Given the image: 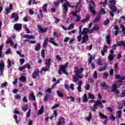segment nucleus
Instances as JSON below:
<instances>
[{"mask_svg": "<svg viewBox=\"0 0 125 125\" xmlns=\"http://www.w3.org/2000/svg\"><path fill=\"white\" fill-rule=\"evenodd\" d=\"M83 71H84V69L83 68L78 69L77 67H75L74 70L75 75L72 76V79L74 83H77V82L79 81V79H83V75L81 74L83 72Z\"/></svg>", "mask_w": 125, "mask_h": 125, "instance_id": "nucleus-1", "label": "nucleus"}, {"mask_svg": "<svg viewBox=\"0 0 125 125\" xmlns=\"http://www.w3.org/2000/svg\"><path fill=\"white\" fill-rule=\"evenodd\" d=\"M115 79H116V80H118L116 82V84L119 87V86H122V85H123V83H124L123 81L125 80V76L122 77L120 75H116Z\"/></svg>", "mask_w": 125, "mask_h": 125, "instance_id": "nucleus-2", "label": "nucleus"}, {"mask_svg": "<svg viewBox=\"0 0 125 125\" xmlns=\"http://www.w3.org/2000/svg\"><path fill=\"white\" fill-rule=\"evenodd\" d=\"M95 7V4L92 0H90L89 2L88 9L91 11L92 14L95 15L96 14V11L94 10Z\"/></svg>", "mask_w": 125, "mask_h": 125, "instance_id": "nucleus-3", "label": "nucleus"}, {"mask_svg": "<svg viewBox=\"0 0 125 125\" xmlns=\"http://www.w3.org/2000/svg\"><path fill=\"white\" fill-rule=\"evenodd\" d=\"M68 67V62L64 64L63 65H61L60 66V70L58 71V74L59 75H62V72L63 73V74H65V75H68V73L67 72H66V69Z\"/></svg>", "mask_w": 125, "mask_h": 125, "instance_id": "nucleus-4", "label": "nucleus"}, {"mask_svg": "<svg viewBox=\"0 0 125 125\" xmlns=\"http://www.w3.org/2000/svg\"><path fill=\"white\" fill-rule=\"evenodd\" d=\"M82 6L83 2L82 1V0H79L75 6V10L77 13H80V12H81V9H82Z\"/></svg>", "mask_w": 125, "mask_h": 125, "instance_id": "nucleus-5", "label": "nucleus"}, {"mask_svg": "<svg viewBox=\"0 0 125 125\" xmlns=\"http://www.w3.org/2000/svg\"><path fill=\"white\" fill-rule=\"evenodd\" d=\"M109 8L111 11L109 12V14L111 17H114L115 14L113 12H116L117 10V7L115 6V5L110 4Z\"/></svg>", "mask_w": 125, "mask_h": 125, "instance_id": "nucleus-6", "label": "nucleus"}, {"mask_svg": "<svg viewBox=\"0 0 125 125\" xmlns=\"http://www.w3.org/2000/svg\"><path fill=\"white\" fill-rule=\"evenodd\" d=\"M100 86L101 87H103L104 89H105L107 91V92H110V87L108 85H107V83H106L105 82H104L103 83H100Z\"/></svg>", "mask_w": 125, "mask_h": 125, "instance_id": "nucleus-7", "label": "nucleus"}, {"mask_svg": "<svg viewBox=\"0 0 125 125\" xmlns=\"http://www.w3.org/2000/svg\"><path fill=\"white\" fill-rule=\"evenodd\" d=\"M14 29L18 32H20L22 30V24L21 23H16L14 25Z\"/></svg>", "mask_w": 125, "mask_h": 125, "instance_id": "nucleus-8", "label": "nucleus"}, {"mask_svg": "<svg viewBox=\"0 0 125 125\" xmlns=\"http://www.w3.org/2000/svg\"><path fill=\"white\" fill-rule=\"evenodd\" d=\"M62 6L63 7V10H64L65 13H67L68 12V6L70 7L71 6V5H70V3L68 1H66V2L62 5Z\"/></svg>", "mask_w": 125, "mask_h": 125, "instance_id": "nucleus-9", "label": "nucleus"}, {"mask_svg": "<svg viewBox=\"0 0 125 125\" xmlns=\"http://www.w3.org/2000/svg\"><path fill=\"white\" fill-rule=\"evenodd\" d=\"M40 75V70L35 69L32 73V77L33 79H36L38 76Z\"/></svg>", "mask_w": 125, "mask_h": 125, "instance_id": "nucleus-10", "label": "nucleus"}, {"mask_svg": "<svg viewBox=\"0 0 125 125\" xmlns=\"http://www.w3.org/2000/svg\"><path fill=\"white\" fill-rule=\"evenodd\" d=\"M4 62H2L0 63V75L1 76L3 73V71H4Z\"/></svg>", "mask_w": 125, "mask_h": 125, "instance_id": "nucleus-11", "label": "nucleus"}, {"mask_svg": "<svg viewBox=\"0 0 125 125\" xmlns=\"http://www.w3.org/2000/svg\"><path fill=\"white\" fill-rule=\"evenodd\" d=\"M100 28L98 25H95L91 29H90V34H93L94 31H99Z\"/></svg>", "mask_w": 125, "mask_h": 125, "instance_id": "nucleus-12", "label": "nucleus"}, {"mask_svg": "<svg viewBox=\"0 0 125 125\" xmlns=\"http://www.w3.org/2000/svg\"><path fill=\"white\" fill-rule=\"evenodd\" d=\"M38 28L39 30L38 32L42 33V34H43V33H45V32H47V28L45 27L43 29L42 27V26H41V25H38Z\"/></svg>", "mask_w": 125, "mask_h": 125, "instance_id": "nucleus-13", "label": "nucleus"}, {"mask_svg": "<svg viewBox=\"0 0 125 125\" xmlns=\"http://www.w3.org/2000/svg\"><path fill=\"white\" fill-rule=\"evenodd\" d=\"M12 18H14L15 21L17 22L18 20H19V16H18V13H13L12 14Z\"/></svg>", "mask_w": 125, "mask_h": 125, "instance_id": "nucleus-14", "label": "nucleus"}, {"mask_svg": "<svg viewBox=\"0 0 125 125\" xmlns=\"http://www.w3.org/2000/svg\"><path fill=\"white\" fill-rule=\"evenodd\" d=\"M88 33H90V30H89V28H84L81 33V35H86Z\"/></svg>", "mask_w": 125, "mask_h": 125, "instance_id": "nucleus-15", "label": "nucleus"}, {"mask_svg": "<svg viewBox=\"0 0 125 125\" xmlns=\"http://www.w3.org/2000/svg\"><path fill=\"white\" fill-rule=\"evenodd\" d=\"M71 14L72 15V16H73V17H76V22H80L81 20V17L78 16V15L77 14V13L71 12Z\"/></svg>", "mask_w": 125, "mask_h": 125, "instance_id": "nucleus-16", "label": "nucleus"}, {"mask_svg": "<svg viewBox=\"0 0 125 125\" xmlns=\"http://www.w3.org/2000/svg\"><path fill=\"white\" fill-rule=\"evenodd\" d=\"M7 63V67L8 69H9V68H11V67H12V65H14V61H10V60H8Z\"/></svg>", "mask_w": 125, "mask_h": 125, "instance_id": "nucleus-17", "label": "nucleus"}, {"mask_svg": "<svg viewBox=\"0 0 125 125\" xmlns=\"http://www.w3.org/2000/svg\"><path fill=\"white\" fill-rule=\"evenodd\" d=\"M88 41V36L87 35H83V41L81 42V43H84Z\"/></svg>", "mask_w": 125, "mask_h": 125, "instance_id": "nucleus-18", "label": "nucleus"}, {"mask_svg": "<svg viewBox=\"0 0 125 125\" xmlns=\"http://www.w3.org/2000/svg\"><path fill=\"white\" fill-rule=\"evenodd\" d=\"M38 19H41V18H43V14H42V10H39V14L37 16Z\"/></svg>", "mask_w": 125, "mask_h": 125, "instance_id": "nucleus-19", "label": "nucleus"}, {"mask_svg": "<svg viewBox=\"0 0 125 125\" xmlns=\"http://www.w3.org/2000/svg\"><path fill=\"white\" fill-rule=\"evenodd\" d=\"M49 42L51 43H52L54 45H55L56 46H59V45L57 44L56 42H55V41H54V39L52 38H50L49 39Z\"/></svg>", "mask_w": 125, "mask_h": 125, "instance_id": "nucleus-20", "label": "nucleus"}, {"mask_svg": "<svg viewBox=\"0 0 125 125\" xmlns=\"http://www.w3.org/2000/svg\"><path fill=\"white\" fill-rule=\"evenodd\" d=\"M116 44L117 46H123L125 48V41H121L118 42Z\"/></svg>", "mask_w": 125, "mask_h": 125, "instance_id": "nucleus-21", "label": "nucleus"}, {"mask_svg": "<svg viewBox=\"0 0 125 125\" xmlns=\"http://www.w3.org/2000/svg\"><path fill=\"white\" fill-rule=\"evenodd\" d=\"M45 64L46 65V66H48L49 67H50V65H51V59H46L45 62Z\"/></svg>", "mask_w": 125, "mask_h": 125, "instance_id": "nucleus-22", "label": "nucleus"}, {"mask_svg": "<svg viewBox=\"0 0 125 125\" xmlns=\"http://www.w3.org/2000/svg\"><path fill=\"white\" fill-rule=\"evenodd\" d=\"M65 123V119L63 117H61L60 119V121L58 122V125H61L62 124H64Z\"/></svg>", "mask_w": 125, "mask_h": 125, "instance_id": "nucleus-23", "label": "nucleus"}, {"mask_svg": "<svg viewBox=\"0 0 125 125\" xmlns=\"http://www.w3.org/2000/svg\"><path fill=\"white\" fill-rule=\"evenodd\" d=\"M99 116L101 119H105V120H109L108 117L105 116L104 114L101 113V112L99 113Z\"/></svg>", "mask_w": 125, "mask_h": 125, "instance_id": "nucleus-24", "label": "nucleus"}, {"mask_svg": "<svg viewBox=\"0 0 125 125\" xmlns=\"http://www.w3.org/2000/svg\"><path fill=\"white\" fill-rule=\"evenodd\" d=\"M90 17H89V15H87L85 17V18L84 19H83L81 20V22H87L88 21H89V19Z\"/></svg>", "mask_w": 125, "mask_h": 125, "instance_id": "nucleus-25", "label": "nucleus"}, {"mask_svg": "<svg viewBox=\"0 0 125 125\" xmlns=\"http://www.w3.org/2000/svg\"><path fill=\"white\" fill-rule=\"evenodd\" d=\"M6 43L7 44L8 43H10L11 45H13L14 44V43L13 42V41H11V38H8L7 39Z\"/></svg>", "mask_w": 125, "mask_h": 125, "instance_id": "nucleus-26", "label": "nucleus"}, {"mask_svg": "<svg viewBox=\"0 0 125 125\" xmlns=\"http://www.w3.org/2000/svg\"><path fill=\"white\" fill-rule=\"evenodd\" d=\"M107 64H104V67H101L98 69V71L100 72H103V71H105L106 70V67H107Z\"/></svg>", "mask_w": 125, "mask_h": 125, "instance_id": "nucleus-27", "label": "nucleus"}, {"mask_svg": "<svg viewBox=\"0 0 125 125\" xmlns=\"http://www.w3.org/2000/svg\"><path fill=\"white\" fill-rule=\"evenodd\" d=\"M42 8L43 9V11L44 12H47V4L45 3L44 4L42 7Z\"/></svg>", "mask_w": 125, "mask_h": 125, "instance_id": "nucleus-28", "label": "nucleus"}, {"mask_svg": "<svg viewBox=\"0 0 125 125\" xmlns=\"http://www.w3.org/2000/svg\"><path fill=\"white\" fill-rule=\"evenodd\" d=\"M98 14H101L102 15H104V14H106V12L104 8H102L100 9V11L98 13Z\"/></svg>", "mask_w": 125, "mask_h": 125, "instance_id": "nucleus-29", "label": "nucleus"}, {"mask_svg": "<svg viewBox=\"0 0 125 125\" xmlns=\"http://www.w3.org/2000/svg\"><path fill=\"white\" fill-rule=\"evenodd\" d=\"M44 109L43 106H41L40 109L38 110V115H42L43 113Z\"/></svg>", "mask_w": 125, "mask_h": 125, "instance_id": "nucleus-30", "label": "nucleus"}, {"mask_svg": "<svg viewBox=\"0 0 125 125\" xmlns=\"http://www.w3.org/2000/svg\"><path fill=\"white\" fill-rule=\"evenodd\" d=\"M106 39V42L107 44H111V40H110V37L109 36H107L105 38Z\"/></svg>", "mask_w": 125, "mask_h": 125, "instance_id": "nucleus-31", "label": "nucleus"}, {"mask_svg": "<svg viewBox=\"0 0 125 125\" xmlns=\"http://www.w3.org/2000/svg\"><path fill=\"white\" fill-rule=\"evenodd\" d=\"M47 40H48V38H45L43 43V47L45 48L47 45Z\"/></svg>", "mask_w": 125, "mask_h": 125, "instance_id": "nucleus-32", "label": "nucleus"}, {"mask_svg": "<svg viewBox=\"0 0 125 125\" xmlns=\"http://www.w3.org/2000/svg\"><path fill=\"white\" fill-rule=\"evenodd\" d=\"M50 68V66H48V65H47L42 68V71H43L44 72H47V71H48Z\"/></svg>", "mask_w": 125, "mask_h": 125, "instance_id": "nucleus-33", "label": "nucleus"}, {"mask_svg": "<svg viewBox=\"0 0 125 125\" xmlns=\"http://www.w3.org/2000/svg\"><path fill=\"white\" fill-rule=\"evenodd\" d=\"M28 109V104H25L23 105L21 110L22 111H23V112H26V111H27Z\"/></svg>", "mask_w": 125, "mask_h": 125, "instance_id": "nucleus-34", "label": "nucleus"}, {"mask_svg": "<svg viewBox=\"0 0 125 125\" xmlns=\"http://www.w3.org/2000/svg\"><path fill=\"white\" fill-rule=\"evenodd\" d=\"M118 87H119L117 86V84H113L112 89L111 91H115V90H117V88H118Z\"/></svg>", "mask_w": 125, "mask_h": 125, "instance_id": "nucleus-35", "label": "nucleus"}, {"mask_svg": "<svg viewBox=\"0 0 125 125\" xmlns=\"http://www.w3.org/2000/svg\"><path fill=\"white\" fill-rule=\"evenodd\" d=\"M100 18H101V17L100 16H98L97 17H96L94 20V23H96V22H98L99 20H100Z\"/></svg>", "mask_w": 125, "mask_h": 125, "instance_id": "nucleus-36", "label": "nucleus"}, {"mask_svg": "<svg viewBox=\"0 0 125 125\" xmlns=\"http://www.w3.org/2000/svg\"><path fill=\"white\" fill-rule=\"evenodd\" d=\"M23 37L25 38V39H34V36L27 34L24 35Z\"/></svg>", "mask_w": 125, "mask_h": 125, "instance_id": "nucleus-37", "label": "nucleus"}, {"mask_svg": "<svg viewBox=\"0 0 125 125\" xmlns=\"http://www.w3.org/2000/svg\"><path fill=\"white\" fill-rule=\"evenodd\" d=\"M107 58L109 61H113L114 60V56L113 55H109Z\"/></svg>", "mask_w": 125, "mask_h": 125, "instance_id": "nucleus-38", "label": "nucleus"}, {"mask_svg": "<svg viewBox=\"0 0 125 125\" xmlns=\"http://www.w3.org/2000/svg\"><path fill=\"white\" fill-rule=\"evenodd\" d=\"M54 4L56 6H59V5L60 4V0H57L55 1H54Z\"/></svg>", "mask_w": 125, "mask_h": 125, "instance_id": "nucleus-39", "label": "nucleus"}, {"mask_svg": "<svg viewBox=\"0 0 125 125\" xmlns=\"http://www.w3.org/2000/svg\"><path fill=\"white\" fill-rule=\"evenodd\" d=\"M20 81L22 82L23 83L26 82V77L24 76H21L20 78Z\"/></svg>", "mask_w": 125, "mask_h": 125, "instance_id": "nucleus-40", "label": "nucleus"}, {"mask_svg": "<svg viewBox=\"0 0 125 125\" xmlns=\"http://www.w3.org/2000/svg\"><path fill=\"white\" fill-rule=\"evenodd\" d=\"M57 93L58 95L59 96V97H64V95H63L62 93L60 92V91H57Z\"/></svg>", "mask_w": 125, "mask_h": 125, "instance_id": "nucleus-41", "label": "nucleus"}, {"mask_svg": "<svg viewBox=\"0 0 125 125\" xmlns=\"http://www.w3.org/2000/svg\"><path fill=\"white\" fill-rule=\"evenodd\" d=\"M44 51H45L44 49H42V50L41 56H42V58H44L45 57V56H44V54H45Z\"/></svg>", "mask_w": 125, "mask_h": 125, "instance_id": "nucleus-42", "label": "nucleus"}, {"mask_svg": "<svg viewBox=\"0 0 125 125\" xmlns=\"http://www.w3.org/2000/svg\"><path fill=\"white\" fill-rule=\"evenodd\" d=\"M100 104H101V101H95L94 104L96 106H99Z\"/></svg>", "mask_w": 125, "mask_h": 125, "instance_id": "nucleus-43", "label": "nucleus"}, {"mask_svg": "<svg viewBox=\"0 0 125 125\" xmlns=\"http://www.w3.org/2000/svg\"><path fill=\"white\" fill-rule=\"evenodd\" d=\"M92 117L91 116V114L89 113L88 116L86 117V120L87 122H90V120H91Z\"/></svg>", "mask_w": 125, "mask_h": 125, "instance_id": "nucleus-44", "label": "nucleus"}, {"mask_svg": "<svg viewBox=\"0 0 125 125\" xmlns=\"http://www.w3.org/2000/svg\"><path fill=\"white\" fill-rule=\"evenodd\" d=\"M87 95H86V94H84L83 95V101L84 102H87Z\"/></svg>", "mask_w": 125, "mask_h": 125, "instance_id": "nucleus-45", "label": "nucleus"}, {"mask_svg": "<svg viewBox=\"0 0 125 125\" xmlns=\"http://www.w3.org/2000/svg\"><path fill=\"white\" fill-rule=\"evenodd\" d=\"M117 113L118 115L119 119H121L122 118V110L117 111Z\"/></svg>", "mask_w": 125, "mask_h": 125, "instance_id": "nucleus-46", "label": "nucleus"}, {"mask_svg": "<svg viewBox=\"0 0 125 125\" xmlns=\"http://www.w3.org/2000/svg\"><path fill=\"white\" fill-rule=\"evenodd\" d=\"M41 48V43H38L35 47V50L38 51Z\"/></svg>", "mask_w": 125, "mask_h": 125, "instance_id": "nucleus-47", "label": "nucleus"}, {"mask_svg": "<svg viewBox=\"0 0 125 125\" xmlns=\"http://www.w3.org/2000/svg\"><path fill=\"white\" fill-rule=\"evenodd\" d=\"M30 97L32 98V100H33L34 101L36 100V96H35V94H34V93H31L30 94Z\"/></svg>", "mask_w": 125, "mask_h": 125, "instance_id": "nucleus-48", "label": "nucleus"}, {"mask_svg": "<svg viewBox=\"0 0 125 125\" xmlns=\"http://www.w3.org/2000/svg\"><path fill=\"white\" fill-rule=\"evenodd\" d=\"M97 63L99 66L102 65V60L101 59H99Z\"/></svg>", "mask_w": 125, "mask_h": 125, "instance_id": "nucleus-49", "label": "nucleus"}, {"mask_svg": "<svg viewBox=\"0 0 125 125\" xmlns=\"http://www.w3.org/2000/svg\"><path fill=\"white\" fill-rule=\"evenodd\" d=\"M109 23H110V20H109V19H106V21H105L104 22V26H106V25H108V24H109Z\"/></svg>", "mask_w": 125, "mask_h": 125, "instance_id": "nucleus-50", "label": "nucleus"}, {"mask_svg": "<svg viewBox=\"0 0 125 125\" xmlns=\"http://www.w3.org/2000/svg\"><path fill=\"white\" fill-rule=\"evenodd\" d=\"M96 109H97V106L96 104H93V107H92V111L93 112H95Z\"/></svg>", "mask_w": 125, "mask_h": 125, "instance_id": "nucleus-51", "label": "nucleus"}, {"mask_svg": "<svg viewBox=\"0 0 125 125\" xmlns=\"http://www.w3.org/2000/svg\"><path fill=\"white\" fill-rule=\"evenodd\" d=\"M82 34L79 33V36H77V39L78 40L79 42L82 41Z\"/></svg>", "mask_w": 125, "mask_h": 125, "instance_id": "nucleus-52", "label": "nucleus"}, {"mask_svg": "<svg viewBox=\"0 0 125 125\" xmlns=\"http://www.w3.org/2000/svg\"><path fill=\"white\" fill-rule=\"evenodd\" d=\"M58 107H59V104H55L54 105L51 107V109L53 110V109H55L56 108H58Z\"/></svg>", "mask_w": 125, "mask_h": 125, "instance_id": "nucleus-53", "label": "nucleus"}, {"mask_svg": "<svg viewBox=\"0 0 125 125\" xmlns=\"http://www.w3.org/2000/svg\"><path fill=\"white\" fill-rule=\"evenodd\" d=\"M25 69H26V66H25V65H23L22 66L20 67L19 70L21 72L23 70H25Z\"/></svg>", "mask_w": 125, "mask_h": 125, "instance_id": "nucleus-54", "label": "nucleus"}, {"mask_svg": "<svg viewBox=\"0 0 125 125\" xmlns=\"http://www.w3.org/2000/svg\"><path fill=\"white\" fill-rule=\"evenodd\" d=\"M5 10L7 14H9L11 12V10L8 8H5Z\"/></svg>", "mask_w": 125, "mask_h": 125, "instance_id": "nucleus-55", "label": "nucleus"}, {"mask_svg": "<svg viewBox=\"0 0 125 125\" xmlns=\"http://www.w3.org/2000/svg\"><path fill=\"white\" fill-rule=\"evenodd\" d=\"M88 95L90 99H94V96H93V95H92V94L89 93L88 94Z\"/></svg>", "mask_w": 125, "mask_h": 125, "instance_id": "nucleus-56", "label": "nucleus"}, {"mask_svg": "<svg viewBox=\"0 0 125 125\" xmlns=\"http://www.w3.org/2000/svg\"><path fill=\"white\" fill-rule=\"evenodd\" d=\"M30 116H31V109H29L26 113V117L27 118H29Z\"/></svg>", "mask_w": 125, "mask_h": 125, "instance_id": "nucleus-57", "label": "nucleus"}, {"mask_svg": "<svg viewBox=\"0 0 125 125\" xmlns=\"http://www.w3.org/2000/svg\"><path fill=\"white\" fill-rule=\"evenodd\" d=\"M16 53L18 54L21 57H24V55L21 54V52L19 51H17Z\"/></svg>", "mask_w": 125, "mask_h": 125, "instance_id": "nucleus-58", "label": "nucleus"}, {"mask_svg": "<svg viewBox=\"0 0 125 125\" xmlns=\"http://www.w3.org/2000/svg\"><path fill=\"white\" fill-rule=\"evenodd\" d=\"M54 36L57 38H58V37H59V36H60V34H59V33L55 32H54Z\"/></svg>", "mask_w": 125, "mask_h": 125, "instance_id": "nucleus-59", "label": "nucleus"}, {"mask_svg": "<svg viewBox=\"0 0 125 125\" xmlns=\"http://www.w3.org/2000/svg\"><path fill=\"white\" fill-rule=\"evenodd\" d=\"M109 3H113L112 5H116V0H111L109 1Z\"/></svg>", "mask_w": 125, "mask_h": 125, "instance_id": "nucleus-60", "label": "nucleus"}, {"mask_svg": "<svg viewBox=\"0 0 125 125\" xmlns=\"http://www.w3.org/2000/svg\"><path fill=\"white\" fill-rule=\"evenodd\" d=\"M93 77L94 79H96V78H97V77H98V76H97V72L95 71V72H94Z\"/></svg>", "mask_w": 125, "mask_h": 125, "instance_id": "nucleus-61", "label": "nucleus"}, {"mask_svg": "<svg viewBox=\"0 0 125 125\" xmlns=\"http://www.w3.org/2000/svg\"><path fill=\"white\" fill-rule=\"evenodd\" d=\"M29 14H30V15H33V14H34V11H33L32 10V9H30L29 10Z\"/></svg>", "mask_w": 125, "mask_h": 125, "instance_id": "nucleus-62", "label": "nucleus"}, {"mask_svg": "<svg viewBox=\"0 0 125 125\" xmlns=\"http://www.w3.org/2000/svg\"><path fill=\"white\" fill-rule=\"evenodd\" d=\"M89 87H90V85L86 84V86H85V90H89Z\"/></svg>", "mask_w": 125, "mask_h": 125, "instance_id": "nucleus-63", "label": "nucleus"}, {"mask_svg": "<svg viewBox=\"0 0 125 125\" xmlns=\"http://www.w3.org/2000/svg\"><path fill=\"white\" fill-rule=\"evenodd\" d=\"M121 96L123 98L125 97V90L123 92H121Z\"/></svg>", "mask_w": 125, "mask_h": 125, "instance_id": "nucleus-64", "label": "nucleus"}]
</instances>
